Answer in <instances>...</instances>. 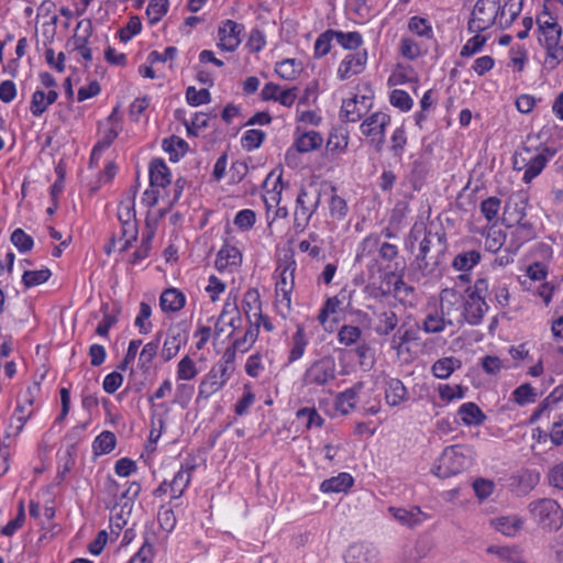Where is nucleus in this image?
Masks as SVG:
<instances>
[{"instance_id":"f257e3e1","label":"nucleus","mask_w":563,"mask_h":563,"mask_svg":"<svg viewBox=\"0 0 563 563\" xmlns=\"http://www.w3.org/2000/svg\"><path fill=\"white\" fill-rule=\"evenodd\" d=\"M537 139V136L528 135L526 142L515 152L512 157L514 169L525 170L522 180L526 184L538 177L548 162L556 154L555 148L542 144L534 145Z\"/></svg>"},{"instance_id":"f03ea898","label":"nucleus","mask_w":563,"mask_h":563,"mask_svg":"<svg viewBox=\"0 0 563 563\" xmlns=\"http://www.w3.org/2000/svg\"><path fill=\"white\" fill-rule=\"evenodd\" d=\"M446 250L448 243L444 233L426 232L419 243L411 268L422 277L433 275L443 264Z\"/></svg>"},{"instance_id":"7ed1b4c3","label":"nucleus","mask_w":563,"mask_h":563,"mask_svg":"<svg viewBox=\"0 0 563 563\" xmlns=\"http://www.w3.org/2000/svg\"><path fill=\"white\" fill-rule=\"evenodd\" d=\"M533 520L543 529L559 530L563 526V509L552 498H540L529 504Z\"/></svg>"},{"instance_id":"20e7f679","label":"nucleus","mask_w":563,"mask_h":563,"mask_svg":"<svg viewBox=\"0 0 563 563\" xmlns=\"http://www.w3.org/2000/svg\"><path fill=\"white\" fill-rule=\"evenodd\" d=\"M500 12L499 0H477L467 23L470 33H481L490 29Z\"/></svg>"},{"instance_id":"39448f33","label":"nucleus","mask_w":563,"mask_h":563,"mask_svg":"<svg viewBox=\"0 0 563 563\" xmlns=\"http://www.w3.org/2000/svg\"><path fill=\"white\" fill-rule=\"evenodd\" d=\"M464 451L465 449L462 445H451L445 448L432 468L433 474L440 478H448L461 473L468 464V460Z\"/></svg>"},{"instance_id":"423d86ee","label":"nucleus","mask_w":563,"mask_h":563,"mask_svg":"<svg viewBox=\"0 0 563 563\" xmlns=\"http://www.w3.org/2000/svg\"><path fill=\"white\" fill-rule=\"evenodd\" d=\"M336 378V362L332 355H325L312 362L302 376L306 386H327Z\"/></svg>"},{"instance_id":"0eeeda50","label":"nucleus","mask_w":563,"mask_h":563,"mask_svg":"<svg viewBox=\"0 0 563 563\" xmlns=\"http://www.w3.org/2000/svg\"><path fill=\"white\" fill-rule=\"evenodd\" d=\"M538 41L547 51L545 64L554 69L563 62V36L562 27L558 24L554 26L545 25V30L538 31Z\"/></svg>"},{"instance_id":"6e6552de","label":"nucleus","mask_w":563,"mask_h":563,"mask_svg":"<svg viewBox=\"0 0 563 563\" xmlns=\"http://www.w3.org/2000/svg\"><path fill=\"white\" fill-rule=\"evenodd\" d=\"M440 312L448 325L462 327L465 323L463 296L454 289H444L441 294Z\"/></svg>"},{"instance_id":"1a4fd4ad","label":"nucleus","mask_w":563,"mask_h":563,"mask_svg":"<svg viewBox=\"0 0 563 563\" xmlns=\"http://www.w3.org/2000/svg\"><path fill=\"white\" fill-rule=\"evenodd\" d=\"M390 124V117L384 112H374L367 117L361 124L362 133L371 137V143L374 144L376 152H380L385 144V131Z\"/></svg>"},{"instance_id":"9d476101","label":"nucleus","mask_w":563,"mask_h":563,"mask_svg":"<svg viewBox=\"0 0 563 563\" xmlns=\"http://www.w3.org/2000/svg\"><path fill=\"white\" fill-rule=\"evenodd\" d=\"M375 250H377L379 258L384 262H391L399 253L397 245L388 242H380L379 236L377 235H369L362 241L360 251L356 255V261L360 262L364 256L371 254Z\"/></svg>"},{"instance_id":"9b49d317","label":"nucleus","mask_w":563,"mask_h":563,"mask_svg":"<svg viewBox=\"0 0 563 563\" xmlns=\"http://www.w3.org/2000/svg\"><path fill=\"white\" fill-rule=\"evenodd\" d=\"M244 25L233 20L223 21L218 29V47L222 51L234 52L241 44V33Z\"/></svg>"},{"instance_id":"f8f14e48","label":"nucleus","mask_w":563,"mask_h":563,"mask_svg":"<svg viewBox=\"0 0 563 563\" xmlns=\"http://www.w3.org/2000/svg\"><path fill=\"white\" fill-rule=\"evenodd\" d=\"M231 374L221 368V365H213L199 385V397L209 398L219 391L230 379Z\"/></svg>"},{"instance_id":"ddd939ff","label":"nucleus","mask_w":563,"mask_h":563,"mask_svg":"<svg viewBox=\"0 0 563 563\" xmlns=\"http://www.w3.org/2000/svg\"><path fill=\"white\" fill-rule=\"evenodd\" d=\"M367 62V52L361 51L356 53L347 54L341 62L338 76L341 80H345L353 75L361 74Z\"/></svg>"},{"instance_id":"4468645a","label":"nucleus","mask_w":563,"mask_h":563,"mask_svg":"<svg viewBox=\"0 0 563 563\" xmlns=\"http://www.w3.org/2000/svg\"><path fill=\"white\" fill-rule=\"evenodd\" d=\"M463 310L465 323L478 325L488 310V305L484 298L478 296L476 298L468 295L467 298L463 297Z\"/></svg>"},{"instance_id":"2eb2a0df","label":"nucleus","mask_w":563,"mask_h":563,"mask_svg":"<svg viewBox=\"0 0 563 563\" xmlns=\"http://www.w3.org/2000/svg\"><path fill=\"white\" fill-rule=\"evenodd\" d=\"M486 552L496 555L503 563H528L525 551L519 545L493 544L486 549Z\"/></svg>"},{"instance_id":"dca6fc26","label":"nucleus","mask_w":563,"mask_h":563,"mask_svg":"<svg viewBox=\"0 0 563 563\" xmlns=\"http://www.w3.org/2000/svg\"><path fill=\"white\" fill-rule=\"evenodd\" d=\"M367 101L368 98L365 96H362L361 99L354 96L351 99L344 100L340 112L341 119L346 122H357L362 118L363 112L369 107Z\"/></svg>"},{"instance_id":"f3484780","label":"nucleus","mask_w":563,"mask_h":563,"mask_svg":"<svg viewBox=\"0 0 563 563\" xmlns=\"http://www.w3.org/2000/svg\"><path fill=\"white\" fill-rule=\"evenodd\" d=\"M409 399V393L398 378H388L385 383V401L390 407H397Z\"/></svg>"},{"instance_id":"a211bd4d","label":"nucleus","mask_w":563,"mask_h":563,"mask_svg":"<svg viewBox=\"0 0 563 563\" xmlns=\"http://www.w3.org/2000/svg\"><path fill=\"white\" fill-rule=\"evenodd\" d=\"M172 174L165 162L155 158L150 164V185L151 187L165 188L172 183Z\"/></svg>"},{"instance_id":"6ab92c4d","label":"nucleus","mask_w":563,"mask_h":563,"mask_svg":"<svg viewBox=\"0 0 563 563\" xmlns=\"http://www.w3.org/2000/svg\"><path fill=\"white\" fill-rule=\"evenodd\" d=\"M184 343L185 335L179 329H169L161 352L162 358L166 362L174 358Z\"/></svg>"},{"instance_id":"aec40b11","label":"nucleus","mask_w":563,"mask_h":563,"mask_svg":"<svg viewBox=\"0 0 563 563\" xmlns=\"http://www.w3.org/2000/svg\"><path fill=\"white\" fill-rule=\"evenodd\" d=\"M390 515L401 525L413 528L423 521V514L419 507H411L410 509L389 507Z\"/></svg>"},{"instance_id":"412c9836","label":"nucleus","mask_w":563,"mask_h":563,"mask_svg":"<svg viewBox=\"0 0 563 563\" xmlns=\"http://www.w3.org/2000/svg\"><path fill=\"white\" fill-rule=\"evenodd\" d=\"M185 302V295L176 288H168L164 290L159 298V306L165 312L179 311L184 308Z\"/></svg>"},{"instance_id":"4be33fe9","label":"nucleus","mask_w":563,"mask_h":563,"mask_svg":"<svg viewBox=\"0 0 563 563\" xmlns=\"http://www.w3.org/2000/svg\"><path fill=\"white\" fill-rule=\"evenodd\" d=\"M321 201V188L316 183H310L306 187H301L296 205L306 206L309 209L317 211Z\"/></svg>"},{"instance_id":"5701e85b","label":"nucleus","mask_w":563,"mask_h":563,"mask_svg":"<svg viewBox=\"0 0 563 563\" xmlns=\"http://www.w3.org/2000/svg\"><path fill=\"white\" fill-rule=\"evenodd\" d=\"M362 388L363 384L357 383L352 388L340 393L335 398V409L343 415H347L355 408L356 399Z\"/></svg>"},{"instance_id":"b1692460","label":"nucleus","mask_w":563,"mask_h":563,"mask_svg":"<svg viewBox=\"0 0 563 563\" xmlns=\"http://www.w3.org/2000/svg\"><path fill=\"white\" fill-rule=\"evenodd\" d=\"M242 262V254L238 247L224 245L217 255L216 267L218 271H224L230 266H236Z\"/></svg>"},{"instance_id":"393cba45","label":"nucleus","mask_w":563,"mask_h":563,"mask_svg":"<svg viewBox=\"0 0 563 563\" xmlns=\"http://www.w3.org/2000/svg\"><path fill=\"white\" fill-rule=\"evenodd\" d=\"M462 422L466 426H479L486 419L482 409L474 402L463 404L457 411Z\"/></svg>"},{"instance_id":"a878e982","label":"nucleus","mask_w":563,"mask_h":563,"mask_svg":"<svg viewBox=\"0 0 563 563\" xmlns=\"http://www.w3.org/2000/svg\"><path fill=\"white\" fill-rule=\"evenodd\" d=\"M354 483L353 477L349 473H340L321 483L320 489L323 493H342L346 492Z\"/></svg>"},{"instance_id":"bb28decb","label":"nucleus","mask_w":563,"mask_h":563,"mask_svg":"<svg viewBox=\"0 0 563 563\" xmlns=\"http://www.w3.org/2000/svg\"><path fill=\"white\" fill-rule=\"evenodd\" d=\"M242 307L249 322L255 316H260L262 312V301L257 289L251 288L244 294Z\"/></svg>"},{"instance_id":"cd10ccee","label":"nucleus","mask_w":563,"mask_h":563,"mask_svg":"<svg viewBox=\"0 0 563 563\" xmlns=\"http://www.w3.org/2000/svg\"><path fill=\"white\" fill-rule=\"evenodd\" d=\"M323 142L322 136L316 131L302 133L295 141V147L299 153H308L317 150Z\"/></svg>"},{"instance_id":"c85d7f7f","label":"nucleus","mask_w":563,"mask_h":563,"mask_svg":"<svg viewBox=\"0 0 563 563\" xmlns=\"http://www.w3.org/2000/svg\"><path fill=\"white\" fill-rule=\"evenodd\" d=\"M481 253L476 250H470L459 253L453 262L452 267L460 272L471 271L481 261Z\"/></svg>"},{"instance_id":"c756f323","label":"nucleus","mask_w":563,"mask_h":563,"mask_svg":"<svg viewBox=\"0 0 563 563\" xmlns=\"http://www.w3.org/2000/svg\"><path fill=\"white\" fill-rule=\"evenodd\" d=\"M398 324V317L393 310H385L377 314V323L375 325V332L378 335L390 334Z\"/></svg>"},{"instance_id":"7c9ffc66","label":"nucleus","mask_w":563,"mask_h":563,"mask_svg":"<svg viewBox=\"0 0 563 563\" xmlns=\"http://www.w3.org/2000/svg\"><path fill=\"white\" fill-rule=\"evenodd\" d=\"M461 366L462 362L455 357H442L432 365V373L437 378L446 379L455 368Z\"/></svg>"},{"instance_id":"2f4dec72","label":"nucleus","mask_w":563,"mask_h":563,"mask_svg":"<svg viewBox=\"0 0 563 563\" xmlns=\"http://www.w3.org/2000/svg\"><path fill=\"white\" fill-rule=\"evenodd\" d=\"M523 7V0H508L500 5V25L508 27L520 14Z\"/></svg>"},{"instance_id":"473e14b6","label":"nucleus","mask_w":563,"mask_h":563,"mask_svg":"<svg viewBox=\"0 0 563 563\" xmlns=\"http://www.w3.org/2000/svg\"><path fill=\"white\" fill-rule=\"evenodd\" d=\"M375 559L376 553L374 550H371L363 544H355L350 547L346 554L347 563H374Z\"/></svg>"},{"instance_id":"72a5a7b5","label":"nucleus","mask_w":563,"mask_h":563,"mask_svg":"<svg viewBox=\"0 0 563 563\" xmlns=\"http://www.w3.org/2000/svg\"><path fill=\"white\" fill-rule=\"evenodd\" d=\"M525 218L526 207L523 206V201H521L520 203L516 202L514 205H511L510 201L506 203L503 222L507 227L510 228L514 227L516 223L523 222Z\"/></svg>"},{"instance_id":"f704fd0d","label":"nucleus","mask_w":563,"mask_h":563,"mask_svg":"<svg viewBox=\"0 0 563 563\" xmlns=\"http://www.w3.org/2000/svg\"><path fill=\"white\" fill-rule=\"evenodd\" d=\"M188 144L186 141L178 136H172L163 141V148L169 154L172 162H178V159L185 155Z\"/></svg>"},{"instance_id":"c9c22d12","label":"nucleus","mask_w":563,"mask_h":563,"mask_svg":"<svg viewBox=\"0 0 563 563\" xmlns=\"http://www.w3.org/2000/svg\"><path fill=\"white\" fill-rule=\"evenodd\" d=\"M345 295L343 291H341L336 296L328 298L323 307L319 311L318 321L321 324H324L331 314H334L340 310V307L343 303Z\"/></svg>"},{"instance_id":"e433bc0d","label":"nucleus","mask_w":563,"mask_h":563,"mask_svg":"<svg viewBox=\"0 0 563 563\" xmlns=\"http://www.w3.org/2000/svg\"><path fill=\"white\" fill-rule=\"evenodd\" d=\"M292 346L289 352L288 362L292 363L302 357L306 346L308 344L302 327H298L297 331L292 334Z\"/></svg>"},{"instance_id":"4c0bfd02","label":"nucleus","mask_w":563,"mask_h":563,"mask_svg":"<svg viewBox=\"0 0 563 563\" xmlns=\"http://www.w3.org/2000/svg\"><path fill=\"white\" fill-rule=\"evenodd\" d=\"M258 338V330L256 324H250L241 338H236L231 343L235 350H238L241 353L247 352L253 344L256 342Z\"/></svg>"},{"instance_id":"58836bf2","label":"nucleus","mask_w":563,"mask_h":563,"mask_svg":"<svg viewBox=\"0 0 563 563\" xmlns=\"http://www.w3.org/2000/svg\"><path fill=\"white\" fill-rule=\"evenodd\" d=\"M522 523L518 517H500L494 521L496 530L507 537L515 536L521 529Z\"/></svg>"},{"instance_id":"ea45409f","label":"nucleus","mask_w":563,"mask_h":563,"mask_svg":"<svg viewBox=\"0 0 563 563\" xmlns=\"http://www.w3.org/2000/svg\"><path fill=\"white\" fill-rule=\"evenodd\" d=\"M536 231L532 223L523 221L516 223V228L512 232V243H516V247H519L523 243L534 239Z\"/></svg>"},{"instance_id":"a19ab883","label":"nucleus","mask_w":563,"mask_h":563,"mask_svg":"<svg viewBox=\"0 0 563 563\" xmlns=\"http://www.w3.org/2000/svg\"><path fill=\"white\" fill-rule=\"evenodd\" d=\"M117 439L113 432L103 431L93 441L96 454H108L115 448Z\"/></svg>"},{"instance_id":"79ce46f5","label":"nucleus","mask_w":563,"mask_h":563,"mask_svg":"<svg viewBox=\"0 0 563 563\" xmlns=\"http://www.w3.org/2000/svg\"><path fill=\"white\" fill-rule=\"evenodd\" d=\"M333 35L336 42L345 49H356L363 43V37L358 32H347L333 30Z\"/></svg>"},{"instance_id":"37998d69","label":"nucleus","mask_w":563,"mask_h":563,"mask_svg":"<svg viewBox=\"0 0 563 563\" xmlns=\"http://www.w3.org/2000/svg\"><path fill=\"white\" fill-rule=\"evenodd\" d=\"M275 71L280 78L292 80L300 71V64L294 58H287L276 64Z\"/></svg>"},{"instance_id":"c03bdc74","label":"nucleus","mask_w":563,"mask_h":563,"mask_svg":"<svg viewBox=\"0 0 563 563\" xmlns=\"http://www.w3.org/2000/svg\"><path fill=\"white\" fill-rule=\"evenodd\" d=\"M136 187L131 189V195L120 202L118 209V218L120 222L135 221L134 200L136 196Z\"/></svg>"},{"instance_id":"a18cd8bd","label":"nucleus","mask_w":563,"mask_h":563,"mask_svg":"<svg viewBox=\"0 0 563 563\" xmlns=\"http://www.w3.org/2000/svg\"><path fill=\"white\" fill-rule=\"evenodd\" d=\"M52 273L48 268L38 271H25L22 275V283L26 288L38 286L47 282Z\"/></svg>"},{"instance_id":"49530a36","label":"nucleus","mask_w":563,"mask_h":563,"mask_svg":"<svg viewBox=\"0 0 563 563\" xmlns=\"http://www.w3.org/2000/svg\"><path fill=\"white\" fill-rule=\"evenodd\" d=\"M409 30L417 34L418 36L424 37V38H432L433 37V30L430 24V22L421 16H412L409 20L408 24Z\"/></svg>"},{"instance_id":"de8ad7c7","label":"nucleus","mask_w":563,"mask_h":563,"mask_svg":"<svg viewBox=\"0 0 563 563\" xmlns=\"http://www.w3.org/2000/svg\"><path fill=\"white\" fill-rule=\"evenodd\" d=\"M446 325V321L439 311L428 313L423 321V330L427 333H440Z\"/></svg>"},{"instance_id":"09e8293b","label":"nucleus","mask_w":563,"mask_h":563,"mask_svg":"<svg viewBox=\"0 0 563 563\" xmlns=\"http://www.w3.org/2000/svg\"><path fill=\"white\" fill-rule=\"evenodd\" d=\"M362 335V330L356 325L344 324L338 332V340L341 344L350 346L355 344Z\"/></svg>"},{"instance_id":"8fccbe9b","label":"nucleus","mask_w":563,"mask_h":563,"mask_svg":"<svg viewBox=\"0 0 563 563\" xmlns=\"http://www.w3.org/2000/svg\"><path fill=\"white\" fill-rule=\"evenodd\" d=\"M198 375L196 363L188 355L184 356L177 366V379L190 380Z\"/></svg>"},{"instance_id":"3c124183","label":"nucleus","mask_w":563,"mask_h":563,"mask_svg":"<svg viewBox=\"0 0 563 563\" xmlns=\"http://www.w3.org/2000/svg\"><path fill=\"white\" fill-rule=\"evenodd\" d=\"M537 393L530 384H522L512 391V399L520 406L534 402Z\"/></svg>"},{"instance_id":"603ef678","label":"nucleus","mask_w":563,"mask_h":563,"mask_svg":"<svg viewBox=\"0 0 563 563\" xmlns=\"http://www.w3.org/2000/svg\"><path fill=\"white\" fill-rule=\"evenodd\" d=\"M501 200L489 197L481 202V212L488 222L496 221L499 214Z\"/></svg>"},{"instance_id":"864d4df0","label":"nucleus","mask_w":563,"mask_h":563,"mask_svg":"<svg viewBox=\"0 0 563 563\" xmlns=\"http://www.w3.org/2000/svg\"><path fill=\"white\" fill-rule=\"evenodd\" d=\"M168 8V0H151L147 9H146V15L150 20L151 24H155L163 15L166 14Z\"/></svg>"},{"instance_id":"5fc2aeb1","label":"nucleus","mask_w":563,"mask_h":563,"mask_svg":"<svg viewBox=\"0 0 563 563\" xmlns=\"http://www.w3.org/2000/svg\"><path fill=\"white\" fill-rule=\"evenodd\" d=\"M284 188V184L282 180V175H279L273 185L272 189H266L263 195V200L267 208H272L274 206H278L282 200V191Z\"/></svg>"},{"instance_id":"6e6d98bb","label":"nucleus","mask_w":563,"mask_h":563,"mask_svg":"<svg viewBox=\"0 0 563 563\" xmlns=\"http://www.w3.org/2000/svg\"><path fill=\"white\" fill-rule=\"evenodd\" d=\"M191 476L185 475L184 471H178L173 481L169 483V490L172 493V497L177 499L179 498L185 489L188 487L190 483Z\"/></svg>"},{"instance_id":"4d7b16f0","label":"nucleus","mask_w":563,"mask_h":563,"mask_svg":"<svg viewBox=\"0 0 563 563\" xmlns=\"http://www.w3.org/2000/svg\"><path fill=\"white\" fill-rule=\"evenodd\" d=\"M390 141V152L393 153L394 157L400 158L407 145V136L404 126H399L394 131Z\"/></svg>"},{"instance_id":"13d9d810","label":"nucleus","mask_w":563,"mask_h":563,"mask_svg":"<svg viewBox=\"0 0 563 563\" xmlns=\"http://www.w3.org/2000/svg\"><path fill=\"white\" fill-rule=\"evenodd\" d=\"M11 242L21 253L31 251L34 245L32 236L26 234L22 229H15L12 232Z\"/></svg>"},{"instance_id":"bf43d9fd","label":"nucleus","mask_w":563,"mask_h":563,"mask_svg":"<svg viewBox=\"0 0 563 563\" xmlns=\"http://www.w3.org/2000/svg\"><path fill=\"white\" fill-rule=\"evenodd\" d=\"M316 211L309 209L306 206L296 205V210L294 213V228L295 230L302 232L308 225L311 217Z\"/></svg>"},{"instance_id":"052dcab7","label":"nucleus","mask_w":563,"mask_h":563,"mask_svg":"<svg viewBox=\"0 0 563 563\" xmlns=\"http://www.w3.org/2000/svg\"><path fill=\"white\" fill-rule=\"evenodd\" d=\"M186 99L190 106L197 107L209 103L211 101V95L208 89L197 90L195 87L190 86L186 90Z\"/></svg>"},{"instance_id":"680f3d73","label":"nucleus","mask_w":563,"mask_h":563,"mask_svg":"<svg viewBox=\"0 0 563 563\" xmlns=\"http://www.w3.org/2000/svg\"><path fill=\"white\" fill-rule=\"evenodd\" d=\"M390 103L400 109L401 111H409L412 108L413 101L408 92L401 89H395L389 97Z\"/></svg>"},{"instance_id":"e2e57ef3","label":"nucleus","mask_w":563,"mask_h":563,"mask_svg":"<svg viewBox=\"0 0 563 563\" xmlns=\"http://www.w3.org/2000/svg\"><path fill=\"white\" fill-rule=\"evenodd\" d=\"M159 346V334L157 335L155 341L148 342L144 345L140 353V366L142 368H148L150 364L152 363L153 358L157 354Z\"/></svg>"},{"instance_id":"0e129e2a","label":"nucleus","mask_w":563,"mask_h":563,"mask_svg":"<svg viewBox=\"0 0 563 563\" xmlns=\"http://www.w3.org/2000/svg\"><path fill=\"white\" fill-rule=\"evenodd\" d=\"M265 133L261 130H247L242 137V146L247 151H252L261 146L265 139Z\"/></svg>"},{"instance_id":"69168bd1","label":"nucleus","mask_w":563,"mask_h":563,"mask_svg":"<svg viewBox=\"0 0 563 563\" xmlns=\"http://www.w3.org/2000/svg\"><path fill=\"white\" fill-rule=\"evenodd\" d=\"M475 35L471 37L466 44L461 49L462 57H470L478 52H481L487 41L486 36L479 35V33H474Z\"/></svg>"},{"instance_id":"338daca9","label":"nucleus","mask_w":563,"mask_h":563,"mask_svg":"<svg viewBox=\"0 0 563 563\" xmlns=\"http://www.w3.org/2000/svg\"><path fill=\"white\" fill-rule=\"evenodd\" d=\"M334 38L333 30L320 34L314 43V56L322 57L331 49V41Z\"/></svg>"},{"instance_id":"774afa93","label":"nucleus","mask_w":563,"mask_h":563,"mask_svg":"<svg viewBox=\"0 0 563 563\" xmlns=\"http://www.w3.org/2000/svg\"><path fill=\"white\" fill-rule=\"evenodd\" d=\"M506 240V235L501 230H490L485 238V247L492 253H496L501 249Z\"/></svg>"}]
</instances>
